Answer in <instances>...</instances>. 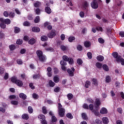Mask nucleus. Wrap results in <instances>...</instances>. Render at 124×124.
Returning a JSON list of instances; mask_svg holds the SVG:
<instances>
[{"label":"nucleus","instance_id":"obj_1","mask_svg":"<svg viewBox=\"0 0 124 124\" xmlns=\"http://www.w3.org/2000/svg\"><path fill=\"white\" fill-rule=\"evenodd\" d=\"M0 22H1V23H0V27L1 28V29H5V24L9 25L10 23H11V21L9 19H4L3 18H0Z\"/></svg>","mask_w":124,"mask_h":124},{"label":"nucleus","instance_id":"obj_2","mask_svg":"<svg viewBox=\"0 0 124 124\" xmlns=\"http://www.w3.org/2000/svg\"><path fill=\"white\" fill-rule=\"evenodd\" d=\"M112 56L116 59V61L117 62H121L122 65H124V59L122 58L121 56H118V53L114 52L112 54Z\"/></svg>","mask_w":124,"mask_h":124},{"label":"nucleus","instance_id":"obj_3","mask_svg":"<svg viewBox=\"0 0 124 124\" xmlns=\"http://www.w3.org/2000/svg\"><path fill=\"white\" fill-rule=\"evenodd\" d=\"M58 112L59 116L62 117L64 116V113H65V109L62 108V106L60 103L59 104L58 106Z\"/></svg>","mask_w":124,"mask_h":124},{"label":"nucleus","instance_id":"obj_4","mask_svg":"<svg viewBox=\"0 0 124 124\" xmlns=\"http://www.w3.org/2000/svg\"><path fill=\"white\" fill-rule=\"evenodd\" d=\"M11 81L13 83H15L18 87H22L23 86V82L20 80L17 79V78L13 77L11 78Z\"/></svg>","mask_w":124,"mask_h":124},{"label":"nucleus","instance_id":"obj_5","mask_svg":"<svg viewBox=\"0 0 124 124\" xmlns=\"http://www.w3.org/2000/svg\"><path fill=\"white\" fill-rule=\"evenodd\" d=\"M36 54L39 58V60L40 62H45L46 61V58L43 56L42 51L40 50L37 51Z\"/></svg>","mask_w":124,"mask_h":124},{"label":"nucleus","instance_id":"obj_6","mask_svg":"<svg viewBox=\"0 0 124 124\" xmlns=\"http://www.w3.org/2000/svg\"><path fill=\"white\" fill-rule=\"evenodd\" d=\"M62 60L64 62H68L69 64H73V59L71 58H68L67 56L64 55L62 57Z\"/></svg>","mask_w":124,"mask_h":124},{"label":"nucleus","instance_id":"obj_7","mask_svg":"<svg viewBox=\"0 0 124 124\" xmlns=\"http://www.w3.org/2000/svg\"><path fill=\"white\" fill-rule=\"evenodd\" d=\"M38 118L40 120H42L41 123L42 124H47V122L45 120V116L43 115H40L38 116Z\"/></svg>","mask_w":124,"mask_h":124},{"label":"nucleus","instance_id":"obj_8","mask_svg":"<svg viewBox=\"0 0 124 124\" xmlns=\"http://www.w3.org/2000/svg\"><path fill=\"white\" fill-rule=\"evenodd\" d=\"M83 108L84 109H90L91 111H93V104H90L89 106H88V105L84 104L83 106Z\"/></svg>","mask_w":124,"mask_h":124},{"label":"nucleus","instance_id":"obj_9","mask_svg":"<svg viewBox=\"0 0 124 124\" xmlns=\"http://www.w3.org/2000/svg\"><path fill=\"white\" fill-rule=\"evenodd\" d=\"M74 71H75V69H74V68H72L71 70L70 69H68L67 70V72L69 76H71V77L74 76Z\"/></svg>","mask_w":124,"mask_h":124},{"label":"nucleus","instance_id":"obj_10","mask_svg":"<svg viewBox=\"0 0 124 124\" xmlns=\"http://www.w3.org/2000/svg\"><path fill=\"white\" fill-rule=\"evenodd\" d=\"M91 5L92 8H93V9H96L98 8V4L97 3V2L94 1H93L91 3Z\"/></svg>","mask_w":124,"mask_h":124},{"label":"nucleus","instance_id":"obj_11","mask_svg":"<svg viewBox=\"0 0 124 124\" xmlns=\"http://www.w3.org/2000/svg\"><path fill=\"white\" fill-rule=\"evenodd\" d=\"M47 76L48 77H51V76H52V73L51 72L52 71V68L48 67L47 68Z\"/></svg>","mask_w":124,"mask_h":124},{"label":"nucleus","instance_id":"obj_12","mask_svg":"<svg viewBox=\"0 0 124 124\" xmlns=\"http://www.w3.org/2000/svg\"><path fill=\"white\" fill-rule=\"evenodd\" d=\"M55 35H56V32L55 31H52L51 32L48 34V36L49 38H53Z\"/></svg>","mask_w":124,"mask_h":124},{"label":"nucleus","instance_id":"obj_13","mask_svg":"<svg viewBox=\"0 0 124 124\" xmlns=\"http://www.w3.org/2000/svg\"><path fill=\"white\" fill-rule=\"evenodd\" d=\"M102 121L104 124H108L109 123V120L107 117H103Z\"/></svg>","mask_w":124,"mask_h":124},{"label":"nucleus","instance_id":"obj_14","mask_svg":"<svg viewBox=\"0 0 124 124\" xmlns=\"http://www.w3.org/2000/svg\"><path fill=\"white\" fill-rule=\"evenodd\" d=\"M32 31L34 32H39L40 31V29L38 27H33L32 28Z\"/></svg>","mask_w":124,"mask_h":124},{"label":"nucleus","instance_id":"obj_15","mask_svg":"<svg viewBox=\"0 0 124 124\" xmlns=\"http://www.w3.org/2000/svg\"><path fill=\"white\" fill-rule=\"evenodd\" d=\"M108 112L107 109L105 108H102L100 110L101 114H107Z\"/></svg>","mask_w":124,"mask_h":124},{"label":"nucleus","instance_id":"obj_16","mask_svg":"<svg viewBox=\"0 0 124 124\" xmlns=\"http://www.w3.org/2000/svg\"><path fill=\"white\" fill-rule=\"evenodd\" d=\"M19 97L22 99H26L27 98V95L23 93H20L19 94Z\"/></svg>","mask_w":124,"mask_h":124},{"label":"nucleus","instance_id":"obj_17","mask_svg":"<svg viewBox=\"0 0 124 124\" xmlns=\"http://www.w3.org/2000/svg\"><path fill=\"white\" fill-rule=\"evenodd\" d=\"M45 11L47 14H50L52 12L51 9L49 7H46L45 8Z\"/></svg>","mask_w":124,"mask_h":124},{"label":"nucleus","instance_id":"obj_18","mask_svg":"<svg viewBox=\"0 0 124 124\" xmlns=\"http://www.w3.org/2000/svg\"><path fill=\"white\" fill-rule=\"evenodd\" d=\"M101 103H100V100H99V99H96L95 101V105H96V108H97L99 105H100Z\"/></svg>","mask_w":124,"mask_h":124},{"label":"nucleus","instance_id":"obj_19","mask_svg":"<svg viewBox=\"0 0 124 124\" xmlns=\"http://www.w3.org/2000/svg\"><path fill=\"white\" fill-rule=\"evenodd\" d=\"M53 80L55 83H59L60 81V78L58 76H55L53 78Z\"/></svg>","mask_w":124,"mask_h":124},{"label":"nucleus","instance_id":"obj_20","mask_svg":"<svg viewBox=\"0 0 124 124\" xmlns=\"http://www.w3.org/2000/svg\"><path fill=\"white\" fill-rule=\"evenodd\" d=\"M97 60L99 62H102L104 60V57L102 56H98L97 57Z\"/></svg>","mask_w":124,"mask_h":124},{"label":"nucleus","instance_id":"obj_21","mask_svg":"<svg viewBox=\"0 0 124 124\" xmlns=\"http://www.w3.org/2000/svg\"><path fill=\"white\" fill-rule=\"evenodd\" d=\"M22 119L24 120H28L29 119V115L27 114H24L22 116Z\"/></svg>","mask_w":124,"mask_h":124},{"label":"nucleus","instance_id":"obj_22","mask_svg":"<svg viewBox=\"0 0 124 124\" xmlns=\"http://www.w3.org/2000/svg\"><path fill=\"white\" fill-rule=\"evenodd\" d=\"M84 46H85V47H86L87 48L90 47L91 46V43H90V42H85L84 43Z\"/></svg>","mask_w":124,"mask_h":124},{"label":"nucleus","instance_id":"obj_23","mask_svg":"<svg viewBox=\"0 0 124 124\" xmlns=\"http://www.w3.org/2000/svg\"><path fill=\"white\" fill-rule=\"evenodd\" d=\"M41 5V3L38 1H37L35 3H34V6L35 7H39L40 5Z\"/></svg>","mask_w":124,"mask_h":124},{"label":"nucleus","instance_id":"obj_24","mask_svg":"<svg viewBox=\"0 0 124 124\" xmlns=\"http://www.w3.org/2000/svg\"><path fill=\"white\" fill-rule=\"evenodd\" d=\"M42 112L43 114H45V115H46V114H47V109L46 108V107H43L42 108Z\"/></svg>","mask_w":124,"mask_h":124},{"label":"nucleus","instance_id":"obj_25","mask_svg":"<svg viewBox=\"0 0 124 124\" xmlns=\"http://www.w3.org/2000/svg\"><path fill=\"white\" fill-rule=\"evenodd\" d=\"M67 98L69 99V100H70L71 99H72L73 98V95L72 93H69L67 95Z\"/></svg>","mask_w":124,"mask_h":124},{"label":"nucleus","instance_id":"obj_26","mask_svg":"<svg viewBox=\"0 0 124 124\" xmlns=\"http://www.w3.org/2000/svg\"><path fill=\"white\" fill-rule=\"evenodd\" d=\"M81 116L83 120H88V117H87V114H86V113H82Z\"/></svg>","mask_w":124,"mask_h":124},{"label":"nucleus","instance_id":"obj_27","mask_svg":"<svg viewBox=\"0 0 124 124\" xmlns=\"http://www.w3.org/2000/svg\"><path fill=\"white\" fill-rule=\"evenodd\" d=\"M29 44H34L35 43V40L33 39H31L29 41Z\"/></svg>","mask_w":124,"mask_h":124},{"label":"nucleus","instance_id":"obj_28","mask_svg":"<svg viewBox=\"0 0 124 124\" xmlns=\"http://www.w3.org/2000/svg\"><path fill=\"white\" fill-rule=\"evenodd\" d=\"M51 121L52 123H56V122H57V118H56V116H52L51 117Z\"/></svg>","mask_w":124,"mask_h":124},{"label":"nucleus","instance_id":"obj_29","mask_svg":"<svg viewBox=\"0 0 124 124\" xmlns=\"http://www.w3.org/2000/svg\"><path fill=\"white\" fill-rule=\"evenodd\" d=\"M41 39L42 41H46L47 40V38L46 36H43L41 37Z\"/></svg>","mask_w":124,"mask_h":124},{"label":"nucleus","instance_id":"obj_30","mask_svg":"<svg viewBox=\"0 0 124 124\" xmlns=\"http://www.w3.org/2000/svg\"><path fill=\"white\" fill-rule=\"evenodd\" d=\"M9 48L11 51H13V50H15L16 47L14 45H11L9 46Z\"/></svg>","mask_w":124,"mask_h":124},{"label":"nucleus","instance_id":"obj_31","mask_svg":"<svg viewBox=\"0 0 124 124\" xmlns=\"http://www.w3.org/2000/svg\"><path fill=\"white\" fill-rule=\"evenodd\" d=\"M103 68L104 70H105V71H108L109 70V68H108V66L107 65H103Z\"/></svg>","mask_w":124,"mask_h":124},{"label":"nucleus","instance_id":"obj_32","mask_svg":"<svg viewBox=\"0 0 124 124\" xmlns=\"http://www.w3.org/2000/svg\"><path fill=\"white\" fill-rule=\"evenodd\" d=\"M96 66L98 68H101V67H102V64L99 62H97L96 63Z\"/></svg>","mask_w":124,"mask_h":124},{"label":"nucleus","instance_id":"obj_33","mask_svg":"<svg viewBox=\"0 0 124 124\" xmlns=\"http://www.w3.org/2000/svg\"><path fill=\"white\" fill-rule=\"evenodd\" d=\"M23 25L25 26V27H29L31 26V23L28 21H26L23 23Z\"/></svg>","mask_w":124,"mask_h":124},{"label":"nucleus","instance_id":"obj_34","mask_svg":"<svg viewBox=\"0 0 124 124\" xmlns=\"http://www.w3.org/2000/svg\"><path fill=\"white\" fill-rule=\"evenodd\" d=\"M39 21H40L39 16H36L34 19V23H39Z\"/></svg>","mask_w":124,"mask_h":124},{"label":"nucleus","instance_id":"obj_35","mask_svg":"<svg viewBox=\"0 0 124 124\" xmlns=\"http://www.w3.org/2000/svg\"><path fill=\"white\" fill-rule=\"evenodd\" d=\"M15 33H18V32H20V28L17 27L15 28Z\"/></svg>","mask_w":124,"mask_h":124},{"label":"nucleus","instance_id":"obj_36","mask_svg":"<svg viewBox=\"0 0 124 124\" xmlns=\"http://www.w3.org/2000/svg\"><path fill=\"white\" fill-rule=\"evenodd\" d=\"M67 118H68L69 119H73V116H72V115L70 113H68L66 115Z\"/></svg>","mask_w":124,"mask_h":124},{"label":"nucleus","instance_id":"obj_37","mask_svg":"<svg viewBox=\"0 0 124 124\" xmlns=\"http://www.w3.org/2000/svg\"><path fill=\"white\" fill-rule=\"evenodd\" d=\"M28 111H29V113H30V114H31V113L33 112V109H32V108H31V107H28Z\"/></svg>","mask_w":124,"mask_h":124},{"label":"nucleus","instance_id":"obj_38","mask_svg":"<svg viewBox=\"0 0 124 124\" xmlns=\"http://www.w3.org/2000/svg\"><path fill=\"white\" fill-rule=\"evenodd\" d=\"M61 49L62 51H66V50H67V47L64 46H61Z\"/></svg>","mask_w":124,"mask_h":124},{"label":"nucleus","instance_id":"obj_39","mask_svg":"<svg viewBox=\"0 0 124 124\" xmlns=\"http://www.w3.org/2000/svg\"><path fill=\"white\" fill-rule=\"evenodd\" d=\"M91 85V82L89 81H87L85 83V86L86 88H89V86Z\"/></svg>","mask_w":124,"mask_h":124},{"label":"nucleus","instance_id":"obj_40","mask_svg":"<svg viewBox=\"0 0 124 124\" xmlns=\"http://www.w3.org/2000/svg\"><path fill=\"white\" fill-rule=\"evenodd\" d=\"M75 40V37L71 36L68 38L69 42H72L73 40Z\"/></svg>","mask_w":124,"mask_h":124},{"label":"nucleus","instance_id":"obj_41","mask_svg":"<svg viewBox=\"0 0 124 124\" xmlns=\"http://www.w3.org/2000/svg\"><path fill=\"white\" fill-rule=\"evenodd\" d=\"M49 85L50 87H54L55 86V83L52 82L51 80L49 81Z\"/></svg>","mask_w":124,"mask_h":124},{"label":"nucleus","instance_id":"obj_42","mask_svg":"<svg viewBox=\"0 0 124 124\" xmlns=\"http://www.w3.org/2000/svg\"><path fill=\"white\" fill-rule=\"evenodd\" d=\"M60 64L62 66L63 65H66V62L64 61H61L60 62Z\"/></svg>","mask_w":124,"mask_h":124},{"label":"nucleus","instance_id":"obj_43","mask_svg":"<svg viewBox=\"0 0 124 124\" xmlns=\"http://www.w3.org/2000/svg\"><path fill=\"white\" fill-rule=\"evenodd\" d=\"M11 104L13 105H17L18 104V101H12L11 102Z\"/></svg>","mask_w":124,"mask_h":124},{"label":"nucleus","instance_id":"obj_44","mask_svg":"<svg viewBox=\"0 0 124 124\" xmlns=\"http://www.w3.org/2000/svg\"><path fill=\"white\" fill-rule=\"evenodd\" d=\"M96 30L98 31H103V29H102V28L100 27H96Z\"/></svg>","mask_w":124,"mask_h":124},{"label":"nucleus","instance_id":"obj_45","mask_svg":"<svg viewBox=\"0 0 124 124\" xmlns=\"http://www.w3.org/2000/svg\"><path fill=\"white\" fill-rule=\"evenodd\" d=\"M23 43V41L22 40H17L16 41V44H18L19 45H21Z\"/></svg>","mask_w":124,"mask_h":124},{"label":"nucleus","instance_id":"obj_46","mask_svg":"<svg viewBox=\"0 0 124 124\" xmlns=\"http://www.w3.org/2000/svg\"><path fill=\"white\" fill-rule=\"evenodd\" d=\"M93 82L94 85H95V86H96L97 85V80L96 79L93 78Z\"/></svg>","mask_w":124,"mask_h":124},{"label":"nucleus","instance_id":"obj_47","mask_svg":"<svg viewBox=\"0 0 124 124\" xmlns=\"http://www.w3.org/2000/svg\"><path fill=\"white\" fill-rule=\"evenodd\" d=\"M79 16H80V17H81V18H84L85 16V13H84V12H80L79 13Z\"/></svg>","mask_w":124,"mask_h":124},{"label":"nucleus","instance_id":"obj_48","mask_svg":"<svg viewBox=\"0 0 124 124\" xmlns=\"http://www.w3.org/2000/svg\"><path fill=\"white\" fill-rule=\"evenodd\" d=\"M3 15L5 17H8L9 16V14H8V12L7 11L4 12Z\"/></svg>","mask_w":124,"mask_h":124},{"label":"nucleus","instance_id":"obj_49","mask_svg":"<svg viewBox=\"0 0 124 124\" xmlns=\"http://www.w3.org/2000/svg\"><path fill=\"white\" fill-rule=\"evenodd\" d=\"M106 82H107V83H109L110 82V77L109 76H107L106 77Z\"/></svg>","mask_w":124,"mask_h":124},{"label":"nucleus","instance_id":"obj_50","mask_svg":"<svg viewBox=\"0 0 124 124\" xmlns=\"http://www.w3.org/2000/svg\"><path fill=\"white\" fill-rule=\"evenodd\" d=\"M35 11L36 14H37V15H38L39 14H40V9H36Z\"/></svg>","mask_w":124,"mask_h":124},{"label":"nucleus","instance_id":"obj_51","mask_svg":"<svg viewBox=\"0 0 124 124\" xmlns=\"http://www.w3.org/2000/svg\"><path fill=\"white\" fill-rule=\"evenodd\" d=\"M15 98H16V96L15 95H11L9 96L10 99H15Z\"/></svg>","mask_w":124,"mask_h":124},{"label":"nucleus","instance_id":"obj_52","mask_svg":"<svg viewBox=\"0 0 124 124\" xmlns=\"http://www.w3.org/2000/svg\"><path fill=\"white\" fill-rule=\"evenodd\" d=\"M15 16V15L14 14V13L11 12L9 14V16L11 17V18H13V17H14Z\"/></svg>","mask_w":124,"mask_h":124},{"label":"nucleus","instance_id":"obj_53","mask_svg":"<svg viewBox=\"0 0 124 124\" xmlns=\"http://www.w3.org/2000/svg\"><path fill=\"white\" fill-rule=\"evenodd\" d=\"M82 60H81L80 59H78L77 60V63H78V64L81 65V64L82 63Z\"/></svg>","mask_w":124,"mask_h":124},{"label":"nucleus","instance_id":"obj_54","mask_svg":"<svg viewBox=\"0 0 124 124\" xmlns=\"http://www.w3.org/2000/svg\"><path fill=\"white\" fill-rule=\"evenodd\" d=\"M96 124H102V122L101 121L99 120V119H96Z\"/></svg>","mask_w":124,"mask_h":124},{"label":"nucleus","instance_id":"obj_55","mask_svg":"<svg viewBox=\"0 0 124 124\" xmlns=\"http://www.w3.org/2000/svg\"><path fill=\"white\" fill-rule=\"evenodd\" d=\"M98 41H99V43H104V40H103L101 38H99Z\"/></svg>","mask_w":124,"mask_h":124},{"label":"nucleus","instance_id":"obj_56","mask_svg":"<svg viewBox=\"0 0 124 124\" xmlns=\"http://www.w3.org/2000/svg\"><path fill=\"white\" fill-rule=\"evenodd\" d=\"M87 56H88V57L89 58V59H92V53L91 52H88L87 53Z\"/></svg>","mask_w":124,"mask_h":124},{"label":"nucleus","instance_id":"obj_57","mask_svg":"<svg viewBox=\"0 0 124 124\" xmlns=\"http://www.w3.org/2000/svg\"><path fill=\"white\" fill-rule=\"evenodd\" d=\"M32 96H33V97L34 98H35V99H37V98H38V95H37V94H35V93H33V94H32Z\"/></svg>","mask_w":124,"mask_h":124},{"label":"nucleus","instance_id":"obj_58","mask_svg":"<svg viewBox=\"0 0 124 124\" xmlns=\"http://www.w3.org/2000/svg\"><path fill=\"white\" fill-rule=\"evenodd\" d=\"M77 49L78 50V51H81V50H82L83 48L81 46L79 45L78 46Z\"/></svg>","mask_w":124,"mask_h":124},{"label":"nucleus","instance_id":"obj_59","mask_svg":"<svg viewBox=\"0 0 124 124\" xmlns=\"http://www.w3.org/2000/svg\"><path fill=\"white\" fill-rule=\"evenodd\" d=\"M55 93H59L60 92V88L57 87L54 89Z\"/></svg>","mask_w":124,"mask_h":124},{"label":"nucleus","instance_id":"obj_60","mask_svg":"<svg viewBox=\"0 0 124 124\" xmlns=\"http://www.w3.org/2000/svg\"><path fill=\"white\" fill-rule=\"evenodd\" d=\"M92 111L93 113H94V115H95V116H98V115H99V113H98V112L94 111V110H93V109Z\"/></svg>","mask_w":124,"mask_h":124},{"label":"nucleus","instance_id":"obj_61","mask_svg":"<svg viewBox=\"0 0 124 124\" xmlns=\"http://www.w3.org/2000/svg\"><path fill=\"white\" fill-rule=\"evenodd\" d=\"M119 35H120L121 37H124V31L120 32Z\"/></svg>","mask_w":124,"mask_h":124},{"label":"nucleus","instance_id":"obj_62","mask_svg":"<svg viewBox=\"0 0 124 124\" xmlns=\"http://www.w3.org/2000/svg\"><path fill=\"white\" fill-rule=\"evenodd\" d=\"M17 63L18 64H22V63H23V62H22V60L19 59L17 60Z\"/></svg>","mask_w":124,"mask_h":124},{"label":"nucleus","instance_id":"obj_63","mask_svg":"<svg viewBox=\"0 0 124 124\" xmlns=\"http://www.w3.org/2000/svg\"><path fill=\"white\" fill-rule=\"evenodd\" d=\"M8 78V74L6 73L4 77V79H5V80H6Z\"/></svg>","mask_w":124,"mask_h":124},{"label":"nucleus","instance_id":"obj_64","mask_svg":"<svg viewBox=\"0 0 124 124\" xmlns=\"http://www.w3.org/2000/svg\"><path fill=\"white\" fill-rule=\"evenodd\" d=\"M46 51H53V49L51 47H48L47 48H46Z\"/></svg>","mask_w":124,"mask_h":124}]
</instances>
